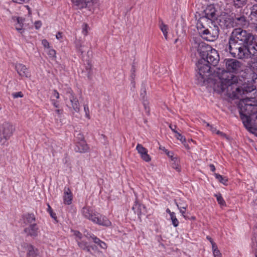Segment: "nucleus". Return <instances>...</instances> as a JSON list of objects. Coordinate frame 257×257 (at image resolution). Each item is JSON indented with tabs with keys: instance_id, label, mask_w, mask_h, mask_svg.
Here are the masks:
<instances>
[{
	"instance_id": "ea45409f",
	"label": "nucleus",
	"mask_w": 257,
	"mask_h": 257,
	"mask_svg": "<svg viewBox=\"0 0 257 257\" xmlns=\"http://www.w3.org/2000/svg\"><path fill=\"white\" fill-rule=\"evenodd\" d=\"M48 54L51 58H55L56 56V51L54 49H50L48 52Z\"/></svg>"
},
{
	"instance_id": "4c0bfd02",
	"label": "nucleus",
	"mask_w": 257,
	"mask_h": 257,
	"mask_svg": "<svg viewBox=\"0 0 257 257\" xmlns=\"http://www.w3.org/2000/svg\"><path fill=\"white\" fill-rule=\"evenodd\" d=\"M48 211H49L51 216L54 219H56L57 218L56 214L53 212V210L49 204H48Z\"/></svg>"
},
{
	"instance_id": "4468645a",
	"label": "nucleus",
	"mask_w": 257,
	"mask_h": 257,
	"mask_svg": "<svg viewBox=\"0 0 257 257\" xmlns=\"http://www.w3.org/2000/svg\"><path fill=\"white\" fill-rule=\"evenodd\" d=\"M233 19L234 24H235L237 26L246 28L248 25V21L243 14L240 16L238 14H235L234 18Z\"/></svg>"
},
{
	"instance_id": "052dcab7",
	"label": "nucleus",
	"mask_w": 257,
	"mask_h": 257,
	"mask_svg": "<svg viewBox=\"0 0 257 257\" xmlns=\"http://www.w3.org/2000/svg\"><path fill=\"white\" fill-rule=\"evenodd\" d=\"M56 37L57 39L59 40L60 38H62V33H60V32H58L56 35Z\"/></svg>"
},
{
	"instance_id": "39448f33",
	"label": "nucleus",
	"mask_w": 257,
	"mask_h": 257,
	"mask_svg": "<svg viewBox=\"0 0 257 257\" xmlns=\"http://www.w3.org/2000/svg\"><path fill=\"white\" fill-rule=\"evenodd\" d=\"M84 217L100 225L109 226L111 222L104 216L94 212L92 209L88 206H84L81 210Z\"/></svg>"
},
{
	"instance_id": "79ce46f5",
	"label": "nucleus",
	"mask_w": 257,
	"mask_h": 257,
	"mask_svg": "<svg viewBox=\"0 0 257 257\" xmlns=\"http://www.w3.org/2000/svg\"><path fill=\"white\" fill-rule=\"evenodd\" d=\"M213 253L214 257H222L221 253L218 249H215V250H213Z\"/></svg>"
},
{
	"instance_id": "c9c22d12",
	"label": "nucleus",
	"mask_w": 257,
	"mask_h": 257,
	"mask_svg": "<svg viewBox=\"0 0 257 257\" xmlns=\"http://www.w3.org/2000/svg\"><path fill=\"white\" fill-rule=\"evenodd\" d=\"M78 244L79 246L83 250H85V248H87L88 246L87 243L84 241L78 242Z\"/></svg>"
},
{
	"instance_id": "6e6d98bb",
	"label": "nucleus",
	"mask_w": 257,
	"mask_h": 257,
	"mask_svg": "<svg viewBox=\"0 0 257 257\" xmlns=\"http://www.w3.org/2000/svg\"><path fill=\"white\" fill-rule=\"evenodd\" d=\"M212 247L213 251L215 250V249H218L216 243L214 241H211Z\"/></svg>"
},
{
	"instance_id": "de8ad7c7",
	"label": "nucleus",
	"mask_w": 257,
	"mask_h": 257,
	"mask_svg": "<svg viewBox=\"0 0 257 257\" xmlns=\"http://www.w3.org/2000/svg\"><path fill=\"white\" fill-rule=\"evenodd\" d=\"M84 109L86 113V115L87 117H89V108L87 105H84Z\"/></svg>"
},
{
	"instance_id": "6ab92c4d",
	"label": "nucleus",
	"mask_w": 257,
	"mask_h": 257,
	"mask_svg": "<svg viewBox=\"0 0 257 257\" xmlns=\"http://www.w3.org/2000/svg\"><path fill=\"white\" fill-rule=\"evenodd\" d=\"M72 193L70 189L68 187H65L63 196L64 203L67 205L71 204L72 203Z\"/></svg>"
},
{
	"instance_id": "338daca9",
	"label": "nucleus",
	"mask_w": 257,
	"mask_h": 257,
	"mask_svg": "<svg viewBox=\"0 0 257 257\" xmlns=\"http://www.w3.org/2000/svg\"><path fill=\"white\" fill-rule=\"evenodd\" d=\"M159 148L160 150H163L164 151H165V153H166L168 151V150L167 149H166L164 147L160 146Z\"/></svg>"
},
{
	"instance_id": "69168bd1",
	"label": "nucleus",
	"mask_w": 257,
	"mask_h": 257,
	"mask_svg": "<svg viewBox=\"0 0 257 257\" xmlns=\"http://www.w3.org/2000/svg\"><path fill=\"white\" fill-rule=\"evenodd\" d=\"M90 247H92V249H93V247H92V246H90L88 245V246H87V248H85V250H86L88 252H90Z\"/></svg>"
},
{
	"instance_id": "72a5a7b5",
	"label": "nucleus",
	"mask_w": 257,
	"mask_h": 257,
	"mask_svg": "<svg viewBox=\"0 0 257 257\" xmlns=\"http://www.w3.org/2000/svg\"><path fill=\"white\" fill-rule=\"evenodd\" d=\"M171 219L172 220V224L175 227H177L179 224V221L177 219L175 213L172 212L171 214V216H170Z\"/></svg>"
},
{
	"instance_id": "412c9836",
	"label": "nucleus",
	"mask_w": 257,
	"mask_h": 257,
	"mask_svg": "<svg viewBox=\"0 0 257 257\" xmlns=\"http://www.w3.org/2000/svg\"><path fill=\"white\" fill-rule=\"evenodd\" d=\"M75 150L79 153H85L89 150V147L85 142H79L77 143Z\"/></svg>"
},
{
	"instance_id": "dca6fc26",
	"label": "nucleus",
	"mask_w": 257,
	"mask_h": 257,
	"mask_svg": "<svg viewBox=\"0 0 257 257\" xmlns=\"http://www.w3.org/2000/svg\"><path fill=\"white\" fill-rule=\"evenodd\" d=\"M216 12L214 5H210L203 11L202 16L213 21L216 18Z\"/></svg>"
},
{
	"instance_id": "49530a36",
	"label": "nucleus",
	"mask_w": 257,
	"mask_h": 257,
	"mask_svg": "<svg viewBox=\"0 0 257 257\" xmlns=\"http://www.w3.org/2000/svg\"><path fill=\"white\" fill-rule=\"evenodd\" d=\"M42 43L45 48H48L49 46V43L46 40H42Z\"/></svg>"
},
{
	"instance_id": "a878e982",
	"label": "nucleus",
	"mask_w": 257,
	"mask_h": 257,
	"mask_svg": "<svg viewBox=\"0 0 257 257\" xmlns=\"http://www.w3.org/2000/svg\"><path fill=\"white\" fill-rule=\"evenodd\" d=\"M17 24L16 25V29L20 33L23 32V26L24 19L21 17H18L17 19Z\"/></svg>"
},
{
	"instance_id": "0eeeda50",
	"label": "nucleus",
	"mask_w": 257,
	"mask_h": 257,
	"mask_svg": "<svg viewBox=\"0 0 257 257\" xmlns=\"http://www.w3.org/2000/svg\"><path fill=\"white\" fill-rule=\"evenodd\" d=\"M15 130L12 123L5 121L0 124V143L5 144L7 141L12 136Z\"/></svg>"
},
{
	"instance_id": "e433bc0d",
	"label": "nucleus",
	"mask_w": 257,
	"mask_h": 257,
	"mask_svg": "<svg viewBox=\"0 0 257 257\" xmlns=\"http://www.w3.org/2000/svg\"><path fill=\"white\" fill-rule=\"evenodd\" d=\"M86 70L87 71V77L88 79H91V75H92V69L91 66L88 65V66L86 67Z\"/></svg>"
},
{
	"instance_id": "cd10ccee",
	"label": "nucleus",
	"mask_w": 257,
	"mask_h": 257,
	"mask_svg": "<svg viewBox=\"0 0 257 257\" xmlns=\"http://www.w3.org/2000/svg\"><path fill=\"white\" fill-rule=\"evenodd\" d=\"M176 204L178 208V209L180 210V212L181 213L182 216L186 219H189V217L185 215V212L186 210V208L187 207V205H186L185 206H179V205L176 202Z\"/></svg>"
},
{
	"instance_id": "13d9d810",
	"label": "nucleus",
	"mask_w": 257,
	"mask_h": 257,
	"mask_svg": "<svg viewBox=\"0 0 257 257\" xmlns=\"http://www.w3.org/2000/svg\"><path fill=\"white\" fill-rule=\"evenodd\" d=\"M167 155L168 156V157H170L171 158V160L175 157H173V153L171 152L167 151L166 153Z\"/></svg>"
},
{
	"instance_id": "a211bd4d",
	"label": "nucleus",
	"mask_w": 257,
	"mask_h": 257,
	"mask_svg": "<svg viewBox=\"0 0 257 257\" xmlns=\"http://www.w3.org/2000/svg\"><path fill=\"white\" fill-rule=\"evenodd\" d=\"M23 222L26 225L36 223V217L34 213H27L23 215Z\"/></svg>"
},
{
	"instance_id": "58836bf2",
	"label": "nucleus",
	"mask_w": 257,
	"mask_h": 257,
	"mask_svg": "<svg viewBox=\"0 0 257 257\" xmlns=\"http://www.w3.org/2000/svg\"><path fill=\"white\" fill-rule=\"evenodd\" d=\"M175 137L178 140H180L182 143L185 142L186 141L185 138L183 136H182L178 132L177 133H176Z\"/></svg>"
},
{
	"instance_id": "7ed1b4c3",
	"label": "nucleus",
	"mask_w": 257,
	"mask_h": 257,
	"mask_svg": "<svg viewBox=\"0 0 257 257\" xmlns=\"http://www.w3.org/2000/svg\"><path fill=\"white\" fill-rule=\"evenodd\" d=\"M250 100L242 99L238 104L240 118L245 127L257 130V105L249 104Z\"/></svg>"
},
{
	"instance_id": "7c9ffc66",
	"label": "nucleus",
	"mask_w": 257,
	"mask_h": 257,
	"mask_svg": "<svg viewBox=\"0 0 257 257\" xmlns=\"http://www.w3.org/2000/svg\"><path fill=\"white\" fill-rule=\"evenodd\" d=\"M214 195L216 197L217 201L220 205L222 206L226 205L225 202L223 198H222L221 194L220 193H219L218 194H215Z\"/></svg>"
},
{
	"instance_id": "5701e85b",
	"label": "nucleus",
	"mask_w": 257,
	"mask_h": 257,
	"mask_svg": "<svg viewBox=\"0 0 257 257\" xmlns=\"http://www.w3.org/2000/svg\"><path fill=\"white\" fill-rule=\"evenodd\" d=\"M253 236L252 238V247L254 250L255 257H257V223L253 229Z\"/></svg>"
},
{
	"instance_id": "e2e57ef3",
	"label": "nucleus",
	"mask_w": 257,
	"mask_h": 257,
	"mask_svg": "<svg viewBox=\"0 0 257 257\" xmlns=\"http://www.w3.org/2000/svg\"><path fill=\"white\" fill-rule=\"evenodd\" d=\"M85 28H83V32L84 33L85 35H87V31H86V27H87V25L86 24L84 25Z\"/></svg>"
},
{
	"instance_id": "09e8293b",
	"label": "nucleus",
	"mask_w": 257,
	"mask_h": 257,
	"mask_svg": "<svg viewBox=\"0 0 257 257\" xmlns=\"http://www.w3.org/2000/svg\"><path fill=\"white\" fill-rule=\"evenodd\" d=\"M41 22L40 21H36L35 23V26L36 28V29H39L41 26Z\"/></svg>"
},
{
	"instance_id": "a19ab883",
	"label": "nucleus",
	"mask_w": 257,
	"mask_h": 257,
	"mask_svg": "<svg viewBox=\"0 0 257 257\" xmlns=\"http://www.w3.org/2000/svg\"><path fill=\"white\" fill-rule=\"evenodd\" d=\"M12 95L14 98H16L18 97H22L23 96V94L22 92H18L13 93Z\"/></svg>"
},
{
	"instance_id": "680f3d73",
	"label": "nucleus",
	"mask_w": 257,
	"mask_h": 257,
	"mask_svg": "<svg viewBox=\"0 0 257 257\" xmlns=\"http://www.w3.org/2000/svg\"><path fill=\"white\" fill-rule=\"evenodd\" d=\"M209 167H210V170L212 172H214L215 170V166H214V165L213 164H210L209 165Z\"/></svg>"
},
{
	"instance_id": "2eb2a0df",
	"label": "nucleus",
	"mask_w": 257,
	"mask_h": 257,
	"mask_svg": "<svg viewBox=\"0 0 257 257\" xmlns=\"http://www.w3.org/2000/svg\"><path fill=\"white\" fill-rule=\"evenodd\" d=\"M15 69L18 74L22 77H29L30 72L26 66L21 63H17L15 65Z\"/></svg>"
},
{
	"instance_id": "2f4dec72",
	"label": "nucleus",
	"mask_w": 257,
	"mask_h": 257,
	"mask_svg": "<svg viewBox=\"0 0 257 257\" xmlns=\"http://www.w3.org/2000/svg\"><path fill=\"white\" fill-rule=\"evenodd\" d=\"M251 16L255 18H256V21L257 22V7H254L252 10L250 14ZM254 31L257 33V23L256 25L254 26L253 28Z\"/></svg>"
},
{
	"instance_id": "aec40b11",
	"label": "nucleus",
	"mask_w": 257,
	"mask_h": 257,
	"mask_svg": "<svg viewBox=\"0 0 257 257\" xmlns=\"http://www.w3.org/2000/svg\"><path fill=\"white\" fill-rule=\"evenodd\" d=\"M132 209L135 213L137 214L139 218H140L142 214H145L146 212L145 206L138 202H136V204L133 206Z\"/></svg>"
},
{
	"instance_id": "393cba45",
	"label": "nucleus",
	"mask_w": 257,
	"mask_h": 257,
	"mask_svg": "<svg viewBox=\"0 0 257 257\" xmlns=\"http://www.w3.org/2000/svg\"><path fill=\"white\" fill-rule=\"evenodd\" d=\"M233 2V6L235 8L241 9L245 6L247 0H232Z\"/></svg>"
},
{
	"instance_id": "37998d69",
	"label": "nucleus",
	"mask_w": 257,
	"mask_h": 257,
	"mask_svg": "<svg viewBox=\"0 0 257 257\" xmlns=\"http://www.w3.org/2000/svg\"><path fill=\"white\" fill-rule=\"evenodd\" d=\"M77 133V138L78 139V140L80 141V142L84 141V137L83 135H82L81 133H79L78 132H76Z\"/></svg>"
},
{
	"instance_id": "f8f14e48",
	"label": "nucleus",
	"mask_w": 257,
	"mask_h": 257,
	"mask_svg": "<svg viewBox=\"0 0 257 257\" xmlns=\"http://www.w3.org/2000/svg\"><path fill=\"white\" fill-rule=\"evenodd\" d=\"M24 231L27 236L35 238L38 235L39 228L37 223H33L27 225L24 228Z\"/></svg>"
},
{
	"instance_id": "9d476101",
	"label": "nucleus",
	"mask_w": 257,
	"mask_h": 257,
	"mask_svg": "<svg viewBox=\"0 0 257 257\" xmlns=\"http://www.w3.org/2000/svg\"><path fill=\"white\" fill-rule=\"evenodd\" d=\"M206 63L210 64L213 67L216 66L219 61V55L217 51L214 49L212 50L205 57Z\"/></svg>"
},
{
	"instance_id": "473e14b6",
	"label": "nucleus",
	"mask_w": 257,
	"mask_h": 257,
	"mask_svg": "<svg viewBox=\"0 0 257 257\" xmlns=\"http://www.w3.org/2000/svg\"><path fill=\"white\" fill-rule=\"evenodd\" d=\"M160 29L161 30L162 32H163L165 39H167V33H168L167 26L165 25L163 22H162L160 26Z\"/></svg>"
},
{
	"instance_id": "c756f323",
	"label": "nucleus",
	"mask_w": 257,
	"mask_h": 257,
	"mask_svg": "<svg viewBox=\"0 0 257 257\" xmlns=\"http://www.w3.org/2000/svg\"><path fill=\"white\" fill-rule=\"evenodd\" d=\"M136 149L138 151V153L141 155L142 154H146V153H148L147 150L141 144H138L137 146Z\"/></svg>"
},
{
	"instance_id": "f257e3e1",
	"label": "nucleus",
	"mask_w": 257,
	"mask_h": 257,
	"mask_svg": "<svg viewBox=\"0 0 257 257\" xmlns=\"http://www.w3.org/2000/svg\"><path fill=\"white\" fill-rule=\"evenodd\" d=\"M224 62L226 70L218 68L216 71L219 81L214 83L213 88L215 91L220 93L226 90V92L231 94L232 97L239 99L242 94L254 90L253 87H240L238 85V77L233 74H238L243 78L246 77V74L244 71V65L242 62L236 58L225 59Z\"/></svg>"
},
{
	"instance_id": "f03ea898",
	"label": "nucleus",
	"mask_w": 257,
	"mask_h": 257,
	"mask_svg": "<svg viewBox=\"0 0 257 257\" xmlns=\"http://www.w3.org/2000/svg\"><path fill=\"white\" fill-rule=\"evenodd\" d=\"M225 51L237 59L257 56V37L245 30L235 28L229 36Z\"/></svg>"
},
{
	"instance_id": "9b49d317",
	"label": "nucleus",
	"mask_w": 257,
	"mask_h": 257,
	"mask_svg": "<svg viewBox=\"0 0 257 257\" xmlns=\"http://www.w3.org/2000/svg\"><path fill=\"white\" fill-rule=\"evenodd\" d=\"M213 24H214L213 21L202 16L198 20L196 27L199 33L200 31H203V29H205Z\"/></svg>"
},
{
	"instance_id": "774afa93",
	"label": "nucleus",
	"mask_w": 257,
	"mask_h": 257,
	"mask_svg": "<svg viewBox=\"0 0 257 257\" xmlns=\"http://www.w3.org/2000/svg\"><path fill=\"white\" fill-rule=\"evenodd\" d=\"M53 104L54 105V106L56 107V108H58L59 107V104H57V103L56 102H53Z\"/></svg>"
},
{
	"instance_id": "5fc2aeb1",
	"label": "nucleus",
	"mask_w": 257,
	"mask_h": 257,
	"mask_svg": "<svg viewBox=\"0 0 257 257\" xmlns=\"http://www.w3.org/2000/svg\"><path fill=\"white\" fill-rule=\"evenodd\" d=\"M84 235L88 239L92 238V236H93L94 235V234L89 233L87 232H86V233H85Z\"/></svg>"
},
{
	"instance_id": "6e6552de",
	"label": "nucleus",
	"mask_w": 257,
	"mask_h": 257,
	"mask_svg": "<svg viewBox=\"0 0 257 257\" xmlns=\"http://www.w3.org/2000/svg\"><path fill=\"white\" fill-rule=\"evenodd\" d=\"M219 31L218 27L214 24L211 25V26L200 31L199 34L204 40L213 42L218 38Z\"/></svg>"
},
{
	"instance_id": "f704fd0d",
	"label": "nucleus",
	"mask_w": 257,
	"mask_h": 257,
	"mask_svg": "<svg viewBox=\"0 0 257 257\" xmlns=\"http://www.w3.org/2000/svg\"><path fill=\"white\" fill-rule=\"evenodd\" d=\"M141 156L142 159L147 162H149L151 160V158L150 156V155L148 154V153H146V154H142V155H141Z\"/></svg>"
},
{
	"instance_id": "0e129e2a",
	"label": "nucleus",
	"mask_w": 257,
	"mask_h": 257,
	"mask_svg": "<svg viewBox=\"0 0 257 257\" xmlns=\"http://www.w3.org/2000/svg\"><path fill=\"white\" fill-rule=\"evenodd\" d=\"M210 130L214 133V132H216V128L214 127H213V126H210Z\"/></svg>"
},
{
	"instance_id": "864d4df0",
	"label": "nucleus",
	"mask_w": 257,
	"mask_h": 257,
	"mask_svg": "<svg viewBox=\"0 0 257 257\" xmlns=\"http://www.w3.org/2000/svg\"><path fill=\"white\" fill-rule=\"evenodd\" d=\"M81 47V44L79 42H78L77 44H76V47H77V49L78 50H79V51L81 52V54H82L83 53V51L82 50V49H80V47Z\"/></svg>"
},
{
	"instance_id": "4d7b16f0",
	"label": "nucleus",
	"mask_w": 257,
	"mask_h": 257,
	"mask_svg": "<svg viewBox=\"0 0 257 257\" xmlns=\"http://www.w3.org/2000/svg\"><path fill=\"white\" fill-rule=\"evenodd\" d=\"M28 0H13L15 3L19 4H23L26 3Z\"/></svg>"
},
{
	"instance_id": "3c124183",
	"label": "nucleus",
	"mask_w": 257,
	"mask_h": 257,
	"mask_svg": "<svg viewBox=\"0 0 257 257\" xmlns=\"http://www.w3.org/2000/svg\"><path fill=\"white\" fill-rule=\"evenodd\" d=\"M53 95L55 97H56L57 99L59 98V94L58 92L56 90H53Z\"/></svg>"
},
{
	"instance_id": "8fccbe9b",
	"label": "nucleus",
	"mask_w": 257,
	"mask_h": 257,
	"mask_svg": "<svg viewBox=\"0 0 257 257\" xmlns=\"http://www.w3.org/2000/svg\"><path fill=\"white\" fill-rule=\"evenodd\" d=\"M169 127L171 129V130L174 133H177L178 132V131H177L176 130V128L177 127L176 125H174V126H173L171 124H170L169 125Z\"/></svg>"
},
{
	"instance_id": "423d86ee",
	"label": "nucleus",
	"mask_w": 257,
	"mask_h": 257,
	"mask_svg": "<svg viewBox=\"0 0 257 257\" xmlns=\"http://www.w3.org/2000/svg\"><path fill=\"white\" fill-rule=\"evenodd\" d=\"M191 56L192 57L196 56V52L200 57V59H205V57L212 50V47L204 42L200 39L193 37L191 42Z\"/></svg>"
},
{
	"instance_id": "c85d7f7f",
	"label": "nucleus",
	"mask_w": 257,
	"mask_h": 257,
	"mask_svg": "<svg viewBox=\"0 0 257 257\" xmlns=\"http://www.w3.org/2000/svg\"><path fill=\"white\" fill-rule=\"evenodd\" d=\"M214 175L215 178L221 183L224 185H226V183L228 181V179L225 177H223L218 174L215 173Z\"/></svg>"
},
{
	"instance_id": "b1692460",
	"label": "nucleus",
	"mask_w": 257,
	"mask_h": 257,
	"mask_svg": "<svg viewBox=\"0 0 257 257\" xmlns=\"http://www.w3.org/2000/svg\"><path fill=\"white\" fill-rule=\"evenodd\" d=\"M146 93V91L145 89L144 88L143 90V92H142L141 94V96L142 97L143 105H144L146 112L147 113L148 115H149L150 110V108L149 107V106H148L149 102L148 101L147 99L145 98Z\"/></svg>"
},
{
	"instance_id": "1a4fd4ad",
	"label": "nucleus",
	"mask_w": 257,
	"mask_h": 257,
	"mask_svg": "<svg viewBox=\"0 0 257 257\" xmlns=\"http://www.w3.org/2000/svg\"><path fill=\"white\" fill-rule=\"evenodd\" d=\"M217 24L222 29H229L234 26V19L230 16H224L216 19Z\"/></svg>"
},
{
	"instance_id": "f3484780",
	"label": "nucleus",
	"mask_w": 257,
	"mask_h": 257,
	"mask_svg": "<svg viewBox=\"0 0 257 257\" xmlns=\"http://www.w3.org/2000/svg\"><path fill=\"white\" fill-rule=\"evenodd\" d=\"M23 246L27 251V257H39L38 250L32 244L24 243Z\"/></svg>"
},
{
	"instance_id": "a18cd8bd",
	"label": "nucleus",
	"mask_w": 257,
	"mask_h": 257,
	"mask_svg": "<svg viewBox=\"0 0 257 257\" xmlns=\"http://www.w3.org/2000/svg\"><path fill=\"white\" fill-rule=\"evenodd\" d=\"M92 239L93 242L97 244H98V243L100 242V240L96 236H95L94 235H93V236H92Z\"/></svg>"
},
{
	"instance_id": "ddd939ff",
	"label": "nucleus",
	"mask_w": 257,
	"mask_h": 257,
	"mask_svg": "<svg viewBox=\"0 0 257 257\" xmlns=\"http://www.w3.org/2000/svg\"><path fill=\"white\" fill-rule=\"evenodd\" d=\"M66 98L70 100L73 110L78 112L80 110V104L77 98L74 96L71 89H68L66 93Z\"/></svg>"
},
{
	"instance_id": "bf43d9fd",
	"label": "nucleus",
	"mask_w": 257,
	"mask_h": 257,
	"mask_svg": "<svg viewBox=\"0 0 257 257\" xmlns=\"http://www.w3.org/2000/svg\"><path fill=\"white\" fill-rule=\"evenodd\" d=\"M216 134L218 135H220V136H221L222 137H225L226 136V135L224 133L221 132L219 131H216Z\"/></svg>"
},
{
	"instance_id": "20e7f679",
	"label": "nucleus",
	"mask_w": 257,
	"mask_h": 257,
	"mask_svg": "<svg viewBox=\"0 0 257 257\" xmlns=\"http://www.w3.org/2000/svg\"><path fill=\"white\" fill-rule=\"evenodd\" d=\"M198 70L196 75V83L200 85L206 84L209 81V76L211 75L213 68L210 64L206 63L205 59H200L196 64Z\"/></svg>"
},
{
	"instance_id": "c03bdc74",
	"label": "nucleus",
	"mask_w": 257,
	"mask_h": 257,
	"mask_svg": "<svg viewBox=\"0 0 257 257\" xmlns=\"http://www.w3.org/2000/svg\"><path fill=\"white\" fill-rule=\"evenodd\" d=\"M98 245H99V246L101 248H103V249H105L107 247L106 244L101 240L100 241V242L98 243Z\"/></svg>"
},
{
	"instance_id": "4be33fe9",
	"label": "nucleus",
	"mask_w": 257,
	"mask_h": 257,
	"mask_svg": "<svg viewBox=\"0 0 257 257\" xmlns=\"http://www.w3.org/2000/svg\"><path fill=\"white\" fill-rule=\"evenodd\" d=\"M91 0H72L74 6L76 9H81L87 7V4L90 3Z\"/></svg>"
},
{
	"instance_id": "603ef678",
	"label": "nucleus",
	"mask_w": 257,
	"mask_h": 257,
	"mask_svg": "<svg viewBox=\"0 0 257 257\" xmlns=\"http://www.w3.org/2000/svg\"><path fill=\"white\" fill-rule=\"evenodd\" d=\"M63 111V110L62 109H57L55 110V112L58 114L59 117H61V115L62 114Z\"/></svg>"
},
{
	"instance_id": "bb28decb",
	"label": "nucleus",
	"mask_w": 257,
	"mask_h": 257,
	"mask_svg": "<svg viewBox=\"0 0 257 257\" xmlns=\"http://www.w3.org/2000/svg\"><path fill=\"white\" fill-rule=\"evenodd\" d=\"M171 166L173 168L175 169L178 172H180L181 168L179 165V160L177 158H174L172 159Z\"/></svg>"
}]
</instances>
